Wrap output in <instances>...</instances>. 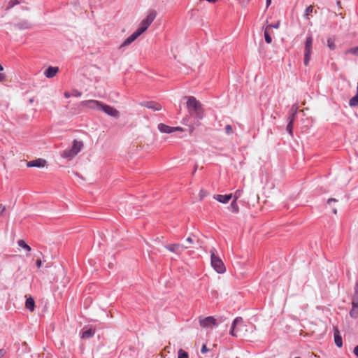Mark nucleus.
I'll return each mask as SVG.
<instances>
[{
    "label": "nucleus",
    "instance_id": "obj_33",
    "mask_svg": "<svg viewBox=\"0 0 358 358\" xmlns=\"http://www.w3.org/2000/svg\"><path fill=\"white\" fill-rule=\"evenodd\" d=\"M230 207L231 208L234 212H238V206L236 203V201L234 199V201L231 203Z\"/></svg>",
    "mask_w": 358,
    "mask_h": 358
},
{
    "label": "nucleus",
    "instance_id": "obj_42",
    "mask_svg": "<svg viewBox=\"0 0 358 358\" xmlns=\"http://www.w3.org/2000/svg\"><path fill=\"white\" fill-rule=\"evenodd\" d=\"M183 131V129L182 127H173V132L174 131Z\"/></svg>",
    "mask_w": 358,
    "mask_h": 358
},
{
    "label": "nucleus",
    "instance_id": "obj_41",
    "mask_svg": "<svg viewBox=\"0 0 358 358\" xmlns=\"http://www.w3.org/2000/svg\"><path fill=\"white\" fill-rule=\"evenodd\" d=\"M279 25H280V22H278L275 24H270L269 26H270V29L271 27L278 29L279 27Z\"/></svg>",
    "mask_w": 358,
    "mask_h": 358
},
{
    "label": "nucleus",
    "instance_id": "obj_39",
    "mask_svg": "<svg viewBox=\"0 0 358 358\" xmlns=\"http://www.w3.org/2000/svg\"><path fill=\"white\" fill-rule=\"evenodd\" d=\"M208 350H209L207 348L206 345L203 344L201 350V353L204 354L207 352Z\"/></svg>",
    "mask_w": 358,
    "mask_h": 358
},
{
    "label": "nucleus",
    "instance_id": "obj_40",
    "mask_svg": "<svg viewBox=\"0 0 358 358\" xmlns=\"http://www.w3.org/2000/svg\"><path fill=\"white\" fill-rule=\"evenodd\" d=\"M353 352H354L355 355L358 358V345H356L354 348Z\"/></svg>",
    "mask_w": 358,
    "mask_h": 358
},
{
    "label": "nucleus",
    "instance_id": "obj_11",
    "mask_svg": "<svg viewBox=\"0 0 358 358\" xmlns=\"http://www.w3.org/2000/svg\"><path fill=\"white\" fill-rule=\"evenodd\" d=\"M141 105L155 111L161 110L162 108L161 104L155 101H146L141 103Z\"/></svg>",
    "mask_w": 358,
    "mask_h": 358
},
{
    "label": "nucleus",
    "instance_id": "obj_24",
    "mask_svg": "<svg viewBox=\"0 0 358 358\" xmlns=\"http://www.w3.org/2000/svg\"><path fill=\"white\" fill-rule=\"evenodd\" d=\"M17 244L20 247L22 248L27 252L31 251V248L29 245H28L23 240H19L17 241Z\"/></svg>",
    "mask_w": 358,
    "mask_h": 358
},
{
    "label": "nucleus",
    "instance_id": "obj_43",
    "mask_svg": "<svg viewBox=\"0 0 358 358\" xmlns=\"http://www.w3.org/2000/svg\"><path fill=\"white\" fill-rule=\"evenodd\" d=\"M250 1V0H247L246 2H244V1H241V0H239V3L241 4L242 6H245Z\"/></svg>",
    "mask_w": 358,
    "mask_h": 358
},
{
    "label": "nucleus",
    "instance_id": "obj_4",
    "mask_svg": "<svg viewBox=\"0 0 358 358\" xmlns=\"http://www.w3.org/2000/svg\"><path fill=\"white\" fill-rule=\"evenodd\" d=\"M83 147V143L82 141L74 140L71 148L64 150L62 153L61 156L64 159L71 160L78 154V152L82 150Z\"/></svg>",
    "mask_w": 358,
    "mask_h": 358
},
{
    "label": "nucleus",
    "instance_id": "obj_7",
    "mask_svg": "<svg viewBox=\"0 0 358 358\" xmlns=\"http://www.w3.org/2000/svg\"><path fill=\"white\" fill-rule=\"evenodd\" d=\"M199 324L201 327L211 328L213 326L217 324L216 319L212 316L206 317H199Z\"/></svg>",
    "mask_w": 358,
    "mask_h": 358
},
{
    "label": "nucleus",
    "instance_id": "obj_5",
    "mask_svg": "<svg viewBox=\"0 0 358 358\" xmlns=\"http://www.w3.org/2000/svg\"><path fill=\"white\" fill-rule=\"evenodd\" d=\"M156 17V13L155 11L150 12L146 17L145 20H143L139 27L136 30L138 34L141 35L144 31H145L151 23L154 21Z\"/></svg>",
    "mask_w": 358,
    "mask_h": 358
},
{
    "label": "nucleus",
    "instance_id": "obj_34",
    "mask_svg": "<svg viewBox=\"0 0 358 358\" xmlns=\"http://www.w3.org/2000/svg\"><path fill=\"white\" fill-rule=\"evenodd\" d=\"M352 305H358V292L355 290V295L353 296Z\"/></svg>",
    "mask_w": 358,
    "mask_h": 358
},
{
    "label": "nucleus",
    "instance_id": "obj_6",
    "mask_svg": "<svg viewBox=\"0 0 358 358\" xmlns=\"http://www.w3.org/2000/svg\"><path fill=\"white\" fill-rule=\"evenodd\" d=\"M312 47H313V38L311 36H309L306 38L305 41L304 46V65L307 66L310 60V57L312 54Z\"/></svg>",
    "mask_w": 358,
    "mask_h": 358
},
{
    "label": "nucleus",
    "instance_id": "obj_49",
    "mask_svg": "<svg viewBox=\"0 0 358 358\" xmlns=\"http://www.w3.org/2000/svg\"><path fill=\"white\" fill-rule=\"evenodd\" d=\"M4 355L3 350H0V357H3Z\"/></svg>",
    "mask_w": 358,
    "mask_h": 358
},
{
    "label": "nucleus",
    "instance_id": "obj_13",
    "mask_svg": "<svg viewBox=\"0 0 358 358\" xmlns=\"http://www.w3.org/2000/svg\"><path fill=\"white\" fill-rule=\"evenodd\" d=\"M233 197L232 194L222 195V194H215L213 198L216 199L217 201L222 203H227Z\"/></svg>",
    "mask_w": 358,
    "mask_h": 358
},
{
    "label": "nucleus",
    "instance_id": "obj_55",
    "mask_svg": "<svg viewBox=\"0 0 358 358\" xmlns=\"http://www.w3.org/2000/svg\"><path fill=\"white\" fill-rule=\"evenodd\" d=\"M193 130H194V127H192V128L190 129L191 132H192V131H193Z\"/></svg>",
    "mask_w": 358,
    "mask_h": 358
},
{
    "label": "nucleus",
    "instance_id": "obj_25",
    "mask_svg": "<svg viewBox=\"0 0 358 358\" xmlns=\"http://www.w3.org/2000/svg\"><path fill=\"white\" fill-rule=\"evenodd\" d=\"M7 215L6 206L0 202V216L4 217Z\"/></svg>",
    "mask_w": 358,
    "mask_h": 358
},
{
    "label": "nucleus",
    "instance_id": "obj_46",
    "mask_svg": "<svg viewBox=\"0 0 358 358\" xmlns=\"http://www.w3.org/2000/svg\"><path fill=\"white\" fill-rule=\"evenodd\" d=\"M64 96L66 98H69L71 96V94L69 92H64Z\"/></svg>",
    "mask_w": 358,
    "mask_h": 358
},
{
    "label": "nucleus",
    "instance_id": "obj_30",
    "mask_svg": "<svg viewBox=\"0 0 358 358\" xmlns=\"http://www.w3.org/2000/svg\"><path fill=\"white\" fill-rule=\"evenodd\" d=\"M178 358H189L188 353L182 349L178 350Z\"/></svg>",
    "mask_w": 358,
    "mask_h": 358
},
{
    "label": "nucleus",
    "instance_id": "obj_51",
    "mask_svg": "<svg viewBox=\"0 0 358 358\" xmlns=\"http://www.w3.org/2000/svg\"><path fill=\"white\" fill-rule=\"evenodd\" d=\"M75 95L78 96H81V92H77V93H76Z\"/></svg>",
    "mask_w": 358,
    "mask_h": 358
},
{
    "label": "nucleus",
    "instance_id": "obj_19",
    "mask_svg": "<svg viewBox=\"0 0 358 358\" xmlns=\"http://www.w3.org/2000/svg\"><path fill=\"white\" fill-rule=\"evenodd\" d=\"M34 304H35V303H34V300L33 298L29 297V298L27 299L25 306L27 309H29L31 311H33L34 309V306H35Z\"/></svg>",
    "mask_w": 358,
    "mask_h": 358
},
{
    "label": "nucleus",
    "instance_id": "obj_45",
    "mask_svg": "<svg viewBox=\"0 0 358 358\" xmlns=\"http://www.w3.org/2000/svg\"><path fill=\"white\" fill-rule=\"evenodd\" d=\"M41 264H42L41 260L39 259V260L36 261V266L38 268H40L41 266Z\"/></svg>",
    "mask_w": 358,
    "mask_h": 358
},
{
    "label": "nucleus",
    "instance_id": "obj_29",
    "mask_svg": "<svg viewBox=\"0 0 358 358\" xmlns=\"http://www.w3.org/2000/svg\"><path fill=\"white\" fill-rule=\"evenodd\" d=\"M313 6H308L306 8V10H305L304 17L306 18H308V15H310L313 13Z\"/></svg>",
    "mask_w": 358,
    "mask_h": 358
},
{
    "label": "nucleus",
    "instance_id": "obj_50",
    "mask_svg": "<svg viewBox=\"0 0 358 358\" xmlns=\"http://www.w3.org/2000/svg\"><path fill=\"white\" fill-rule=\"evenodd\" d=\"M297 107L296 106H293L292 107V113L295 111V108Z\"/></svg>",
    "mask_w": 358,
    "mask_h": 358
},
{
    "label": "nucleus",
    "instance_id": "obj_15",
    "mask_svg": "<svg viewBox=\"0 0 358 358\" xmlns=\"http://www.w3.org/2000/svg\"><path fill=\"white\" fill-rule=\"evenodd\" d=\"M141 35L138 34V33L135 31L130 36H129L121 45V47L122 46H127L131 44L132 42H134L138 36Z\"/></svg>",
    "mask_w": 358,
    "mask_h": 358
},
{
    "label": "nucleus",
    "instance_id": "obj_18",
    "mask_svg": "<svg viewBox=\"0 0 358 358\" xmlns=\"http://www.w3.org/2000/svg\"><path fill=\"white\" fill-rule=\"evenodd\" d=\"M349 105L352 107L358 106V83L357 86V94L350 99Z\"/></svg>",
    "mask_w": 358,
    "mask_h": 358
},
{
    "label": "nucleus",
    "instance_id": "obj_1",
    "mask_svg": "<svg viewBox=\"0 0 358 358\" xmlns=\"http://www.w3.org/2000/svg\"><path fill=\"white\" fill-rule=\"evenodd\" d=\"M187 108L189 113L199 119L203 117V110L201 103L194 96L187 97Z\"/></svg>",
    "mask_w": 358,
    "mask_h": 358
},
{
    "label": "nucleus",
    "instance_id": "obj_52",
    "mask_svg": "<svg viewBox=\"0 0 358 358\" xmlns=\"http://www.w3.org/2000/svg\"><path fill=\"white\" fill-rule=\"evenodd\" d=\"M58 271L61 272L63 273V269L62 268H58Z\"/></svg>",
    "mask_w": 358,
    "mask_h": 358
},
{
    "label": "nucleus",
    "instance_id": "obj_27",
    "mask_svg": "<svg viewBox=\"0 0 358 358\" xmlns=\"http://www.w3.org/2000/svg\"><path fill=\"white\" fill-rule=\"evenodd\" d=\"M337 201H337L336 199H333V198H331V199H328V201H327V203H328V205L331 208V209H332V212H333L334 213H335V214L336 213L337 210H336V208H335V207H332V206H331V203H332V202H334V203H336Z\"/></svg>",
    "mask_w": 358,
    "mask_h": 358
},
{
    "label": "nucleus",
    "instance_id": "obj_31",
    "mask_svg": "<svg viewBox=\"0 0 358 358\" xmlns=\"http://www.w3.org/2000/svg\"><path fill=\"white\" fill-rule=\"evenodd\" d=\"M243 189H238L235 192L234 194L233 195L234 199L236 201L238 198H240L243 194Z\"/></svg>",
    "mask_w": 358,
    "mask_h": 358
},
{
    "label": "nucleus",
    "instance_id": "obj_48",
    "mask_svg": "<svg viewBox=\"0 0 358 358\" xmlns=\"http://www.w3.org/2000/svg\"><path fill=\"white\" fill-rule=\"evenodd\" d=\"M271 3V0H266V6L268 7Z\"/></svg>",
    "mask_w": 358,
    "mask_h": 358
},
{
    "label": "nucleus",
    "instance_id": "obj_14",
    "mask_svg": "<svg viewBox=\"0 0 358 358\" xmlns=\"http://www.w3.org/2000/svg\"><path fill=\"white\" fill-rule=\"evenodd\" d=\"M141 35L138 34V33L135 31L130 36H129L121 45V47L122 46H127L131 44L132 42H134L138 36Z\"/></svg>",
    "mask_w": 358,
    "mask_h": 358
},
{
    "label": "nucleus",
    "instance_id": "obj_16",
    "mask_svg": "<svg viewBox=\"0 0 358 358\" xmlns=\"http://www.w3.org/2000/svg\"><path fill=\"white\" fill-rule=\"evenodd\" d=\"M334 341H335L336 345L338 348L342 347V345H343L342 337L340 335L339 331L336 328L334 329Z\"/></svg>",
    "mask_w": 358,
    "mask_h": 358
},
{
    "label": "nucleus",
    "instance_id": "obj_28",
    "mask_svg": "<svg viewBox=\"0 0 358 358\" xmlns=\"http://www.w3.org/2000/svg\"><path fill=\"white\" fill-rule=\"evenodd\" d=\"M23 1V0H10L8 3V9L13 7L15 5L20 4Z\"/></svg>",
    "mask_w": 358,
    "mask_h": 358
},
{
    "label": "nucleus",
    "instance_id": "obj_26",
    "mask_svg": "<svg viewBox=\"0 0 358 358\" xmlns=\"http://www.w3.org/2000/svg\"><path fill=\"white\" fill-rule=\"evenodd\" d=\"M327 45L331 50H334L336 48L334 39L332 38H329L327 39Z\"/></svg>",
    "mask_w": 358,
    "mask_h": 358
},
{
    "label": "nucleus",
    "instance_id": "obj_3",
    "mask_svg": "<svg viewBox=\"0 0 358 358\" xmlns=\"http://www.w3.org/2000/svg\"><path fill=\"white\" fill-rule=\"evenodd\" d=\"M210 264L213 269L218 273H224L226 271V268L222 260L217 255L216 249L215 248L210 249Z\"/></svg>",
    "mask_w": 358,
    "mask_h": 358
},
{
    "label": "nucleus",
    "instance_id": "obj_20",
    "mask_svg": "<svg viewBox=\"0 0 358 358\" xmlns=\"http://www.w3.org/2000/svg\"><path fill=\"white\" fill-rule=\"evenodd\" d=\"M181 248L180 244H170L166 245V248L171 252L179 253L178 250Z\"/></svg>",
    "mask_w": 358,
    "mask_h": 358
},
{
    "label": "nucleus",
    "instance_id": "obj_44",
    "mask_svg": "<svg viewBox=\"0 0 358 358\" xmlns=\"http://www.w3.org/2000/svg\"><path fill=\"white\" fill-rule=\"evenodd\" d=\"M5 78H6L5 76L3 73H0V82L4 81Z\"/></svg>",
    "mask_w": 358,
    "mask_h": 358
},
{
    "label": "nucleus",
    "instance_id": "obj_54",
    "mask_svg": "<svg viewBox=\"0 0 358 358\" xmlns=\"http://www.w3.org/2000/svg\"><path fill=\"white\" fill-rule=\"evenodd\" d=\"M355 290L358 292V282H357V285H356V289H355Z\"/></svg>",
    "mask_w": 358,
    "mask_h": 358
},
{
    "label": "nucleus",
    "instance_id": "obj_10",
    "mask_svg": "<svg viewBox=\"0 0 358 358\" xmlns=\"http://www.w3.org/2000/svg\"><path fill=\"white\" fill-rule=\"evenodd\" d=\"M46 160L44 159L38 158L32 161H29L27 163V167H44L46 165Z\"/></svg>",
    "mask_w": 358,
    "mask_h": 358
},
{
    "label": "nucleus",
    "instance_id": "obj_9",
    "mask_svg": "<svg viewBox=\"0 0 358 358\" xmlns=\"http://www.w3.org/2000/svg\"><path fill=\"white\" fill-rule=\"evenodd\" d=\"M101 110L103 111L105 113L111 117L116 118L120 117V112L116 108L109 105L102 103Z\"/></svg>",
    "mask_w": 358,
    "mask_h": 358
},
{
    "label": "nucleus",
    "instance_id": "obj_23",
    "mask_svg": "<svg viewBox=\"0 0 358 358\" xmlns=\"http://www.w3.org/2000/svg\"><path fill=\"white\" fill-rule=\"evenodd\" d=\"M350 315L352 318H357L358 317V305H352V308L350 312Z\"/></svg>",
    "mask_w": 358,
    "mask_h": 358
},
{
    "label": "nucleus",
    "instance_id": "obj_37",
    "mask_svg": "<svg viewBox=\"0 0 358 358\" xmlns=\"http://www.w3.org/2000/svg\"><path fill=\"white\" fill-rule=\"evenodd\" d=\"M225 131L227 134H231L233 132V129L231 125L227 124L225 127Z\"/></svg>",
    "mask_w": 358,
    "mask_h": 358
},
{
    "label": "nucleus",
    "instance_id": "obj_38",
    "mask_svg": "<svg viewBox=\"0 0 358 358\" xmlns=\"http://www.w3.org/2000/svg\"><path fill=\"white\" fill-rule=\"evenodd\" d=\"M297 109H298V108H297V107H296V108H295V111H294V112H293V113H292V115L290 116L289 121H292V123H294V118H295V115H296V112H297Z\"/></svg>",
    "mask_w": 358,
    "mask_h": 358
},
{
    "label": "nucleus",
    "instance_id": "obj_12",
    "mask_svg": "<svg viewBox=\"0 0 358 358\" xmlns=\"http://www.w3.org/2000/svg\"><path fill=\"white\" fill-rule=\"evenodd\" d=\"M59 69L57 66H49L44 72V75L48 78H54L59 72Z\"/></svg>",
    "mask_w": 358,
    "mask_h": 358
},
{
    "label": "nucleus",
    "instance_id": "obj_17",
    "mask_svg": "<svg viewBox=\"0 0 358 358\" xmlns=\"http://www.w3.org/2000/svg\"><path fill=\"white\" fill-rule=\"evenodd\" d=\"M158 129L162 133H166V134L173 133V127H172L168 126V125L162 124V123L158 124Z\"/></svg>",
    "mask_w": 358,
    "mask_h": 358
},
{
    "label": "nucleus",
    "instance_id": "obj_36",
    "mask_svg": "<svg viewBox=\"0 0 358 358\" xmlns=\"http://www.w3.org/2000/svg\"><path fill=\"white\" fill-rule=\"evenodd\" d=\"M208 194V192L204 190V189H201L200 192H199V197H200V199L202 200L205 196H206Z\"/></svg>",
    "mask_w": 358,
    "mask_h": 358
},
{
    "label": "nucleus",
    "instance_id": "obj_35",
    "mask_svg": "<svg viewBox=\"0 0 358 358\" xmlns=\"http://www.w3.org/2000/svg\"><path fill=\"white\" fill-rule=\"evenodd\" d=\"M346 54L351 53L353 55H358V46L352 48L346 51Z\"/></svg>",
    "mask_w": 358,
    "mask_h": 358
},
{
    "label": "nucleus",
    "instance_id": "obj_53",
    "mask_svg": "<svg viewBox=\"0 0 358 358\" xmlns=\"http://www.w3.org/2000/svg\"><path fill=\"white\" fill-rule=\"evenodd\" d=\"M3 70V66L0 64V71H2Z\"/></svg>",
    "mask_w": 358,
    "mask_h": 358
},
{
    "label": "nucleus",
    "instance_id": "obj_8",
    "mask_svg": "<svg viewBox=\"0 0 358 358\" xmlns=\"http://www.w3.org/2000/svg\"><path fill=\"white\" fill-rule=\"evenodd\" d=\"M102 102L97 100H87L81 102V106L90 109L101 110Z\"/></svg>",
    "mask_w": 358,
    "mask_h": 358
},
{
    "label": "nucleus",
    "instance_id": "obj_32",
    "mask_svg": "<svg viewBox=\"0 0 358 358\" xmlns=\"http://www.w3.org/2000/svg\"><path fill=\"white\" fill-rule=\"evenodd\" d=\"M287 130L291 136L293 135V123H292V121H289L287 125Z\"/></svg>",
    "mask_w": 358,
    "mask_h": 358
},
{
    "label": "nucleus",
    "instance_id": "obj_21",
    "mask_svg": "<svg viewBox=\"0 0 358 358\" xmlns=\"http://www.w3.org/2000/svg\"><path fill=\"white\" fill-rule=\"evenodd\" d=\"M94 331L92 329H89L87 330L83 331L82 333V338H89L94 336Z\"/></svg>",
    "mask_w": 358,
    "mask_h": 358
},
{
    "label": "nucleus",
    "instance_id": "obj_2",
    "mask_svg": "<svg viewBox=\"0 0 358 358\" xmlns=\"http://www.w3.org/2000/svg\"><path fill=\"white\" fill-rule=\"evenodd\" d=\"M248 331V325L241 317H237L232 322L229 334L234 337L245 335Z\"/></svg>",
    "mask_w": 358,
    "mask_h": 358
},
{
    "label": "nucleus",
    "instance_id": "obj_22",
    "mask_svg": "<svg viewBox=\"0 0 358 358\" xmlns=\"http://www.w3.org/2000/svg\"><path fill=\"white\" fill-rule=\"evenodd\" d=\"M270 26H267L264 30V38L267 43L270 44L272 42V38L269 34Z\"/></svg>",
    "mask_w": 358,
    "mask_h": 358
},
{
    "label": "nucleus",
    "instance_id": "obj_47",
    "mask_svg": "<svg viewBox=\"0 0 358 358\" xmlns=\"http://www.w3.org/2000/svg\"><path fill=\"white\" fill-rule=\"evenodd\" d=\"M186 241L189 243H192L193 241H192V239L191 237H188Z\"/></svg>",
    "mask_w": 358,
    "mask_h": 358
},
{
    "label": "nucleus",
    "instance_id": "obj_56",
    "mask_svg": "<svg viewBox=\"0 0 358 358\" xmlns=\"http://www.w3.org/2000/svg\"><path fill=\"white\" fill-rule=\"evenodd\" d=\"M295 358H301V357H295Z\"/></svg>",
    "mask_w": 358,
    "mask_h": 358
}]
</instances>
